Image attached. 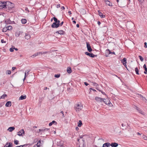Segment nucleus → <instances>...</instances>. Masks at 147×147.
I'll list each match as a JSON object with an SVG mask.
<instances>
[{
    "label": "nucleus",
    "mask_w": 147,
    "mask_h": 147,
    "mask_svg": "<svg viewBox=\"0 0 147 147\" xmlns=\"http://www.w3.org/2000/svg\"><path fill=\"white\" fill-rule=\"evenodd\" d=\"M60 76V75L59 74H55L54 76L55 77L58 78H59Z\"/></svg>",
    "instance_id": "nucleus-33"
},
{
    "label": "nucleus",
    "mask_w": 147,
    "mask_h": 147,
    "mask_svg": "<svg viewBox=\"0 0 147 147\" xmlns=\"http://www.w3.org/2000/svg\"><path fill=\"white\" fill-rule=\"evenodd\" d=\"M41 54H45L47 53H49L50 52L49 51L41 52Z\"/></svg>",
    "instance_id": "nucleus-36"
},
{
    "label": "nucleus",
    "mask_w": 147,
    "mask_h": 147,
    "mask_svg": "<svg viewBox=\"0 0 147 147\" xmlns=\"http://www.w3.org/2000/svg\"><path fill=\"white\" fill-rule=\"evenodd\" d=\"M82 125V121H81V120H80L79 121V122L78 123V126L79 127H80Z\"/></svg>",
    "instance_id": "nucleus-26"
},
{
    "label": "nucleus",
    "mask_w": 147,
    "mask_h": 147,
    "mask_svg": "<svg viewBox=\"0 0 147 147\" xmlns=\"http://www.w3.org/2000/svg\"><path fill=\"white\" fill-rule=\"evenodd\" d=\"M111 144L109 142H107L103 144L102 146L103 147H110Z\"/></svg>",
    "instance_id": "nucleus-10"
},
{
    "label": "nucleus",
    "mask_w": 147,
    "mask_h": 147,
    "mask_svg": "<svg viewBox=\"0 0 147 147\" xmlns=\"http://www.w3.org/2000/svg\"><path fill=\"white\" fill-rule=\"evenodd\" d=\"M54 123L55 125H56L57 123V122L55 121H53L52 122H51L49 123V126H51L53 125V124Z\"/></svg>",
    "instance_id": "nucleus-19"
},
{
    "label": "nucleus",
    "mask_w": 147,
    "mask_h": 147,
    "mask_svg": "<svg viewBox=\"0 0 147 147\" xmlns=\"http://www.w3.org/2000/svg\"><path fill=\"white\" fill-rule=\"evenodd\" d=\"M118 145L117 143L114 142L112 143L111 144V145L112 147H117Z\"/></svg>",
    "instance_id": "nucleus-12"
},
{
    "label": "nucleus",
    "mask_w": 147,
    "mask_h": 147,
    "mask_svg": "<svg viewBox=\"0 0 147 147\" xmlns=\"http://www.w3.org/2000/svg\"><path fill=\"white\" fill-rule=\"evenodd\" d=\"M25 10L26 11H28V12H29V11L28 8H27V7H26L25 9Z\"/></svg>",
    "instance_id": "nucleus-62"
},
{
    "label": "nucleus",
    "mask_w": 147,
    "mask_h": 147,
    "mask_svg": "<svg viewBox=\"0 0 147 147\" xmlns=\"http://www.w3.org/2000/svg\"><path fill=\"white\" fill-rule=\"evenodd\" d=\"M93 85L94 86H98V84L96 83H93Z\"/></svg>",
    "instance_id": "nucleus-53"
},
{
    "label": "nucleus",
    "mask_w": 147,
    "mask_h": 147,
    "mask_svg": "<svg viewBox=\"0 0 147 147\" xmlns=\"http://www.w3.org/2000/svg\"><path fill=\"white\" fill-rule=\"evenodd\" d=\"M126 59L125 58H124L123 59L121 60L122 63L123 64L125 63H127L126 62Z\"/></svg>",
    "instance_id": "nucleus-25"
},
{
    "label": "nucleus",
    "mask_w": 147,
    "mask_h": 147,
    "mask_svg": "<svg viewBox=\"0 0 147 147\" xmlns=\"http://www.w3.org/2000/svg\"><path fill=\"white\" fill-rule=\"evenodd\" d=\"M107 51H109V54H115V53L114 52H111L110 51V50L109 49H107Z\"/></svg>",
    "instance_id": "nucleus-32"
},
{
    "label": "nucleus",
    "mask_w": 147,
    "mask_h": 147,
    "mask_svg": "<svg viewBox=\"0 0 147 147\" xmlns=\"http://www.w3.org/2000/svg\"><path fill=\"white\" fill-rule=\"evenodd\" d=\"M103 99L102 98H101L98 97H96L95 98V100H96L97 102H102L103 101Z\"/></svg>",
    "instance_id": "nucleus-9"
},
{
    "label": "nucleus",
    "mask_w": 147,
    "mask_h": 147,
    "mask_svg": "<svg viewBox=\"0 0 147 147\" xmlns=\"http://www.w3.org/2000/svg\"><path fill=\"white\" fill-rule=\"evenodd\" d=\"M141 99L143 101H145V102H146V101H147L146 99L143 96L142 97V98Z\"/></svg>",
    "instance_id": "nucleus-42"
},
{
    "label": "nucleus",
    "mask_w": 147,
    "mask_h": 147,
    "mask_svg": "<svg viewBox=\"0 0 147 147\" xmlns=\"http://www.w3.org/2000/svg\"><path fill=\"white\" fill-rule=\"evenodd\" d=\"M37 54H36V53H35L33 55H32L31 56V57H32V58H34V57L36 56H37Z\"/></svg>",
    "instance_id": "nucleus-43"
},
{
    "label": "nucleus",
    "mask_w": 147,
    "mask_h": 147,
    "mask_svg": "<svg viewBox=\"0 0 147 147\" xmlns=\"http://www.w3.org/2000/svg\"><path fill=\"white\" fill-rule=\"evenodd\" d=\"M61 9H62L64 10L65 9V8L64 6H63V7H61Z\"/></svg>",
    "instance_id": "nucleus-64"
},
{
    "label": "nucleus",
    "mask_w": 147,
    "mask_h": 147,
    "mask_svg": "<svg viewBox=\"0 0 147 147\" xmlns=\"http://www.w3.org/2000/svg\"><path fill=\"white\" fill-rule=\"evenodd\" d=\"M18 141L16 140H15L14 141V143L16 145L18 144Z\"/></svg>",
    "instance_id": "nucleus-35"
},
{
    "label": "nucleus",
    "mask_w": 147,
    "mask_h": 147,
    "mask_svg": "<svg viewBox=\"0 0 147 147\" xmlns=\"http://www.w3.org/2000/svg\"><path fill=\"white\" fill-rule=\"evenodd\" d=\"M105 3L107 5H108L111 6H112V5H111L110 2L108 0V1H105Z\"/></svg>",
    "instance_id": "nucleus-28"
},
{
    "label": "nucleus",
    "mask_w": 147,
    "mask_h": 147,
    "mask_svg": "<svg viewBox=\"0 0 147 147\" xmlns=\"http://www.w3.org/2000/svg\"><path fill=\"white\" fill-rule=\"evenodd\" d=\"M49 130V129H47V128L45 129H39L38 131V132H40L41 131H44L45 130Z\"/></svg>",
    "instance_id": "nucleus-23"
},
{
    "label": "nucleus",
    "mask_w": 147,
    "mask_h": 147,
    "mask_svg": "<svg viewBox=\"0 0 147 147\" xmlns=\"http://www.w3.org/2000/svg\"><path fill=\"white\" fill-rule=\"evenodd\" d=\"M15 128L13 127H10L8 128L7 130L9 132H11L15 129Z\"/></svg>",
    "instance_id": "nucleus-17"
},
{
    "label": "nucleus",
    "mask_w": 147,
    "mask_h": 147,
    "mask_svg": "<svg viewBox=\"0 0 147 147\" xmlns=\"http://www.w3.org/2000/svg\"><path fill=\"white\" fill-rule=\"evenodd\" d=\"M21 22L22 24H25L27 22V20L25 19H22L21 20Z\"/></svg>",
    "instance_id": "nucleus-22"
},
{
    "label": "nucleus",
    "mask_w": 147,
    "mask_h": 147,
    "mask_svg": "<svg viewBox=\"0 0 147 147\" xmlns=\"http://www.w3.org/2000/svg\"><path fill=\"white\" fill-rule=\"evenodd\" d=\"M7 27L4 28L3 29V32H6L7 31Z\"/></svg>",
    "instance_id": "nucleus-38"
},
{
    "label": "nucleus",
    "mask_w": 147,
    "mask_h": 147,
    "mask_svg": "<svg viewBox=\"0 0 147 147\" xmlns=\"http://www.w3.org/2000/svg\"><path fill=\"white\" fill-rule=\"evenodd\" d=\"M63 23V22H62L60 24V26H62Z\"/></svg>",
    "instance_id": "nucleus-59"
},
{
    "label": "nucleus",
    "mask_w": 147,
    "mask_h": 147,
    "mask_svg": "<svg viewBox=\"0 0 147 147\" xmlns=\"http://www.w3.org/2000/svg\"><path fill=\"white\" fill-rule=\"evenodd\" d=\"M7 28L8 30H10L12 29V27L11 26H9L7 27Z\"/></svg>",
    "instance_id": "nucleus-31"
},
{
    "label": "nucleus",
    "mask_w": 147,
    "mask_h": 147,
    "mask_svg": "<svg viewBox=\"0 0 147 147\" xmlns=\"http://www.w3.org/2000/svg\"><path fill=\"white\" fill-rule=\"evenodd\" d=\"M102 102H104L106 104L110 106H111L112 105V104L108 99H103Z\"/></svg>",
    "instance_id": "nucleus-3"
},
{
    "label": "nucleus",
    "mask_w": 147,
    "mask_h": 147,
    "mask_svg": "<svg viewBox=\"0 0 147 147\" xmlns=\"http://www.w3.org/2000/svg\"><path fill=\"white\" fill-rule=\"evenodd\" d=\"M67 72L69 74H70L72 72V70L71 67H68L67 69Z\"/></svg>",
    "instance_id": "nucleus-18"
},
{
    "label": "nucleus",
    "mask_w": 147,
    "mask_h": 147,
    "mask_svg": "<svg viewBox=\"0 0 147 147\" xmlns=\"http://www.w3.org/2000/svg\"><path fill=\"white\" fill-rule=\"evenodd\" d=\"M146 0H138L141 3H143Z\"/></svg>",
    "instance_id": "nucleus-47"
},
{
    "label": "nucleus",
    "mask_w": 147,
    "mask_h": 147,
    "mask_svg": "<svg viewBox=\"0 0 147 147\" xmlns=\"http://www.w3.org/2000/svg\"><path fill=\"white\" fill-rule=\"evenodd\" d=\"M60 7V5L59 4H58L57 5V8H58L59 7Z\"/></svg>",
    "instance_id": "nucleus-54"
},
{
    "label": "nucleus",
    "mask_w": 147,
    "mask_h": 147,
    "mask_svg": "<svg viewBox=\"0 0 147 147\" xmlns=\"http://www.w3.org/2000/svg\"><path fill=\"white\" fill-rule=\"evenodd\" d=\"M16 69V67H13L12 68V70H13Z\"/></svg>",
    "instance_id": "nucleus-61"
},
{
    "label": "nucleus",
    "mask_w": 147,
    "mask_h": 147,
    "mask_svg": "<svg viewBox=\"0 0 147 147\" xmlns=\"http://www.w3.org/2000/svg\"><path fill=\"white\" fill-rule=\"evenodd\" d=\"M23 32L22 31H20L19 32H16L15 33V35L17 37H19L20 35H22Z\"/></svg>",
    "instance_id": "nucleus-8"
},
{
    "label": "nucleus",
    "mask_w": 147,
    "mask_h": 147,
    "mask_svg": "<svg viewBox=\"0 0 147 147\" xmlns=\"http://www.w3.org/2000/svg\"><path fill=\"white\" fill-rule=\"evenodd\" d=\"M81 138H82V140L83 142L84 141V140H83V137L82 136H80V138H78V140H77V141H78L77 143H78V144H79V143H80L79 140H80V139Z\"/></svg>",
    "instance_id": "nucleus-24"
},
{
    "label": "nucleus",
    "mask_w": 147,
    "mask_h": 147,
    "mask_svg": "<svg viewBox=\"0 0 147 147\" xmlns=\"http://www.w3.org/2000/svg\"><path fill=\"white\" fill-rule=\"evenodd\" d=\"M7 95L5 94H3L2 96H1V98H0V99L2 98V99H4L5 97L7 96Z\"/></svg>",
    "instance_id": "nucleus-30"
},
{
    "label": "nucleus",
    "mask_w": 147,
    "mask_h": 147,
    "mask_svg": "<svg viewBox=\"0 0 147 147\" xmlns=\"http://www.w3.org/2000/svg\"><path fill=\"white\" fill-rule=\"evenodd\" d=\"M30 70H28L25 71V78H26V76L28 75V73L30 72Z\"/></svg>",
    "instance_id": "nucleus-21"
},
{
    "label": "nucleus",
    "mask_w": 147,
    "mask_h": 147,
    "mask_svg": "<svg viewBox=\"0 0 147 147\" xmlns=\"http://www.w3.org/2000/svg\"><path fill=\"white\" fill-rule=\"evenodd\" d=\"M85 54L89 56V57H96L97 55H95L93 54L90 53L88 52H86L85 53Z\"/></svg>",
    "instance_id": "nucleus-4"
},
{
    "label": "nucleus",
    "mask_w": 147,
    "mask_h": 147,
    "mask_svg": "<svg viewBox=\"0 0 147 147\" xmlns=\"http://www.w3.org/2000/svg\"><path fill=\"white\" fill-rule=\"evenodd\" d=\"M144 47L145 48H147V43L146 42H145L144 43Z\"/></svg>",
    "instance_id": "nucleus-48"
},
{
    "label": "nucleus",
    "mask_w": 147,
    "mask_h": 147,
    "mask_svg": "<svg viewBox=\"0 0 147 147\" xmlns=\"http://www.w3.org/2000/svg\"><path fill=\"white\" fill-rule=\"evenodd\" d=\"M53 19H54V21L55 22H56V23H57V19L55 17H54L53 18Z\"/></svg>",
    "instance_id": "nucleus-40"
},
{
    "label": "nucleus",
    "mask_w": 147,
    "mask_h": 147,
    "mask_svg": "<svg viewBox=\"0 0 147 147\" xmlns=\"http://www.w3.org/2000/svg\"><path fill=\"white\" fill-rule=\"evenodd\" d=\"M26 95H21V96L19 98V100H23L26 99Z\"/></svg>",
    "instance_id": "nucleus-20"
},
{
    "label": "nucleus",
    "mask_w": 147,
    "mask_h": 147,
    "mask_svg": "<svg viewBox=\"0 0 147 147\" xmlns=\"http://www.w3.org/2000/svg\"><path fill=\"white\" fill-rule=\"evenodd\" d=\"M14 49V48H11L10 49H9V50L10 51V52H13V50Z\"/></svg>",
    "instance_id": "nucleus-45"
},
{
    "label": "nucleus",
    "mask_w": 147,
    "mask_h": 147,
    "mask_svg": "<svg viewBox=\"0 0 147 147\" xmlns=\"http://www.w3.org/2000/svg\"><path fill=\"white\" fill-rule=\"evenodd\" d=\"M25 37L26 39L28 40L30 38V36L29 34L26 33L25 34Z\"/></svg>",
    "instance_id": "nucleus-16"
},
{
    "label": "nucleus",
    "mask_w": 147,
    "mask_h": 147,
    "mask_svg": "<svg viewBox=\"0 0 147 147\" xmlns=\"http://www.w3.org/2000/svg\"><path fill=\"white\" fill-rule=\"evenodd\" d=\"M56 33L57 34H64L65 32L61 30L57 31Z\"/></svg>",
    "instance_id": "nucleus-13"
},
{
    "label": "nucleus",
    "mask_w": 147,
    "mask_h": 147,
    "mask_svg": "<svg viewBox=\"0 0 147 147\" xmlns=\"http://www.w3.org/2000/svg\"><path fill=\"white\" fill-rule=\"evenodd\" d=\"M1 42L2 43H6V41H4L2 39L1 40Z\"/></svg>",
    "instance_id": "nucleus-50"
},
{
    "label": "nucleus",
    "mask_w": 147,
    "mask_h": 147,
    "mask_svg": "<svg viewBox=\"0 0 147 147\" xmlns=\"http://www.w3.org/2000/svg\"><path fill=\"white\" fill-rule=\"evenodd\" d=\"M11 101H7L6 104H5V106L7 107H10L11 106Z\"/></svg>",
    "instance_id": "nucleus-15"
},
{
    "label": "nucleus",
    "mask_w": 147,
    "mask_h": 147,
    "mask_svg": "<svg viewBox=\"0 0 147 147\" xmlns=\"http://www.w3.org/2000/svg\"><path fill=\"white\" fill-rule=\"evenodd\" d=\"M99 91L101 92V93H102V94H104V95H105V94H105V92H103V91H101V90H99Z\"/></svg>",
    "instance_id": "nucleus-55"
},
{
    "label": "nucleus",
    "mask_w": 147,
    "mask_h": 147,
    "mask_svg": "<svg viewBox=\"0 0 147 147\" xmlns=\"http://www.w3.org/2000/svg\"><path fill=\"white\" fill-rule=\"evenodd\" d=\"M126 63H123V65L124 66H125L127 68Z\"/></svg>",
    "instance_id": "nucleus-57"
},
{
    "label": "nucleus",
    "mask_w": 147,
    "mask_h": 147,
    "mask_svg": "<svg viewBox=\"0 0 147 147\" xmlns=\"http://www.w3.org/2000/svg\"><path fill=\"white\" fill-rule=\"evenodd\" d=\"M98 15L101 18H104L105 17V16L103 15L102 13L101 12L100 10H98Z\"/></svg>",
    "instance_id": "nucleus-14"
},
{
    "label": "nucleus",
    "mask_w": 147,
    "mask_h": 147,
    "mask_svg": "<svg viewBox=\"0 0 147 147\" xmlns=\"http://www.w3.org/2000/svg\"><path fill=\"white\" fill-rule=\"evenodd\" d=\"M17 135L20 136H22L24 135V131L23 129H21L18 132Z\"/></svg>",
    "instance_id": "nucleus-5"
},
{
    "label": "nucleus",
    "mask_w": 147,
    "mask_h": 147,
    "mask_svg": "<svg viewBox=\"0 0 147 147\" xmlns=\"http://www.w3.org/2000/svg\"><path fill=\"white\" fill-rule=\"evenodd\" d=\"M139 57L140 58V60L141 61H144V59L141 56H139Z\"/></svg>",
    "instance_id": "nucleus-34"
},
{
    "label": "nucleus",
    "mask_w": 147,
    "mask_h": 147,
    "mask_svg": "<svg viewBox=\"0 0 147 147\" xmlns=\"http://www.w3.org/2000/svg\"><path fill=\"white\" fill-rule=\"evenodd\" d=\"M11 4V3L8 1H0V9L4 8L5 7L7 8V6L8 7H9L10 8H12L13 7V5H11V7L7 5Z\"/></svg>",
    "instance_id": "nucleus-1"
},
{
    "label": "nucleus",
    "mask_w": 147,
    "mask_h": 147,
    "mask_svg": "<svg viewBox=\"0 0 147 147\" xmlns=\"http://www.w3.org/2000/svg\"><path fill=\"white\" fill-rule=\"evenodd\" d=\"M5 22L6 23H10L11 22V21L10 20V19H7L5 20Z\"/></svg>",
    "instance_id": "nucleus-37"
},
{
    "label": "nucleus",
    "mask_w": 147,
    "mask_h": 147,
    "mask_svg": "<svg viewBox=\"0 0 147 147\" xmlns=\"http://www.w3.org/2000/svg\"><path fill=\"white\" fill-rule=\"evenodd\" d=\"M5 73L6 74H11V71L10 70H7L6 71Z\"/></svg>",
    "instance_id": "nucleus-29"
},
{
    "label": "nucleus",
    "mask_w": 147,
    "mask_h": 147,
    "mask_svg": "<svg viewBox=\"0 0 147 147\" xmlns=\"http://www.w3.org/2000/svg\"><path fill=\"white\" fill-rule=\"evenodd\" d=\"M84 84L86 86H87L88 85V84L86 82H84Z\"/></svg>",
    "instance_id": "nucleus-58"
},
{
    "label": "nucleus",
    "mask_w": 147,
    "mask_h": 147,
    "mask_svg": "<svg viewBox=\"0 0 147 147\" xmlns=\"http://www.w3.org/2000/svg\"><path fill=\"white\" fill-rule=\"evenodd\" d=\"M83 108V105L80 103L75 104L74 107L75 110L77 112L80 111Z\"/></svg>",
    "instance_id": "nucleus-2"
},
{
    "label": "nucleus",
    "mask_w": 147,
    "mask_h": 147,
    "mask_svg": "<svg viewBox=\"0 0 147 147\" xmlns=\"http://www.w3.org/2000/svg\"><path fill=\"white\" fill-rule=\"evenodd\" d=\"M135 108L138 111L140 110V108L136 106H135Z\"/></svg>",
    "instance_id": "nucleus-44"
},
{
    "label": "nucleus",
    "mask_w": 147,
    "mask_h": 147,
    "mask_svg": "<svg viewBox=\"0 0 147 147\" xmlns=\"http://www.w3.org/2000/svg\"><path fill=\"white\" fill-rule=\"evenodd\" d=\"M60 113L62 114L63 115V117H64V114H63V111H61V112H60Z\"/></svg>",
    "instance_id": "nucleus-60"
},
{
    "label": "nucleus",
    "mask_w": 147,
    "mask_h": 147,
    "mask_svg": "<svg viewBox=\"0 0 147 147\" xmlns=\"http://www.w3.org/2000/svg\"><path fill=\"white\" fill-rule=\"evenodd\" d=\"M12 146L11 143H7L4 146V147H12Z\"/></svg>",
    "instance_id": "nucleus-11"
},
{
    "label": "nucleus",
    "mask_w": 147,
    "mask_h": 147,
    "mask_svg": "<svg viewBox=\"0 0 147 147\" xmlns=\"http://www.w3.org/2000/svg\"><path fill=\"white\" fill-rule=\"evenodd\" d=\"M135 71L136 72V74L137 75H139V70L137 67H136L135 68Z\"/></svg>",
    "instance_id": "nucleus-27"
},
{
    "label": "nucleus",
    "mask_w": 147,
    "mask_h": 147,
    "mask_svg": "<svg viewBox=\"0 0 147 147\" xmlns=\"http://www.w3.org/2000/svg\"><path fill=\"white\" fill-rule=\"evenodd\" d=\"M34 145H36L37 147H40V144L37 142L36 144H35Z\"/></svg>",
    "instance_id": "nucleus-41"
},
{
    "label": "nucleus",
    "mask_w": 147,
    "mask_h": 147,
    "mask_svg": "<svg viewBox=\"0 0 147 147\" xmlns=\"http://www.w3.org/2000/svg\"><path fill=\"white\" fill-rule=\"evenodd\" d=\"M37 55L38 56V55H40V54H41V52H38L36 53Z\"/></svg>",
    "instance_id": "nucleus-51"
},
{
    "label": "nucleus",
    "mask_w": 147,
    "mask_h": 147,
    "mask_svg": "<svg viewBox=\"0 0 147 147\" xmlns=\"http://www.w3.org/2000/svg\"><path fill=\"white\" fill-rule=\"evenodd\" d=\"M138 112L142 115H144V113L142 112L141 109L138 111Z\"/></svg>",
    "instance_id": "nucleus-39"
},
{
    "label": "nucleus",
    "mask_w": 147,
    "mask_h": 147,
    "mask_svg": "<svg viewBox=\"0 0 147 147\" xmlns=\"http://www.w3.org/2000/svg\"><path fill=\"white\" fill-rule=\"evenodd\" d=\"M139 97L140 98H141L142 97H143V96L140 94H139Z\"/></svg>",
    "instance_id": "nucleus-56"
},
{
    "label": "nucleus",
    "mask_w": 147,
    "mask_h": 147,
    "mask_svg": "<svg viewBox=\"0 0 147 147\" xmlns=\"http://www.w3.org/2000/svg\"><path fill=\"white\" fill-rule=\"evenodd\" d=\"M25 145H20V146H17V147H25Z\"/></svg>",
    "instance_id": "nucleus-49"
},
{
    "label": "nucleus",
    "mask_w": 147,
    "mask_h": 147,
    "mask_svg": "<svg viewBox=\"0 0 147 147\" xmlns=\"http://www.w3.org/2000/svg\"><path fill=\"white\" fill-rule=\"evenodd\" d=\"M86 46L88 51L90 53L92 51V49L91 48L90 44L88 42H86Z\"/></svg>",
    "instance_id": "nucleus-6"
},
{
    "label": "nucleus",
    "mask_w": 147,
    "mask_h": 147,
    "mask_svg": "<svg viewBox=\"0 0 147 147\" xmlns=\"http://www.w3.org/2000/svg\"><path fill=\"white\" fill-rule=\"evenodd\" d=\"M60 26V24H57L56 22L53 23L51 25V26L53 28H57Z\"/></svg>",
    "instance_id": "nucleus-7"
},
{
    "label": "nucleus",
    "mask_w": 147,
    "mask_h": 147,
    "mask_svg": "<svg viewBox=\"0 0 147 147\" xmlns=\"http://www.w3.org/2000/svg\"><path fill=\"white\" fill-rule=\"evenodd\" d=\"M143 68H144L145 70L147 69V68L146 67V64H144L143 66Z\"/></svg>",
    "instance_id": "nucleus-46"
},
{
    "label": "nucleus",
    "mask_w": 147,
    "mask_h": 147,
    "mask_svg": "<svg viewBox=\"0 0 147 147\" xmlns=\"http://www.w3.org/2000/svg\"><path fill=\"white\" fill-rule=\"evenodd\" d=\"M143 139L144 140H146L147 139V137L146 136H144L143 137Z\"/></svg>",
    "instance_id": "nucleus-52"
},
{
    "label": "nucleus",
    "mask_w": 147,
    "mask_h": 147,
    "mask_svg": "<svg viewBox=\"0 0 147 147\" xmlns=\"http://www.w3.org/2000/svg\"><path fill=\"white\" fill-rule=\"evenodd\" d=\"M97 23H98V25H100V24H101L100 22L99 21Z\"/></svg>",
    "instance_id": "nucleus-63"
}]
</instances>
